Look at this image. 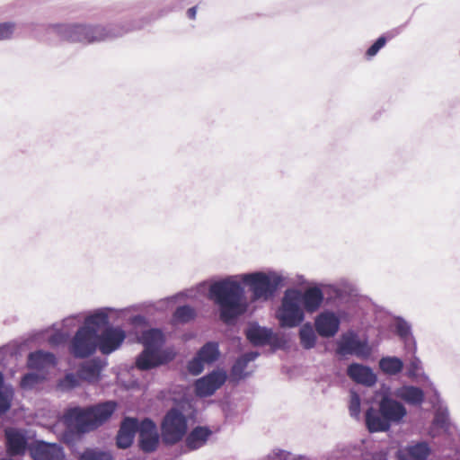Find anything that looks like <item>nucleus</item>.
Wrapping results in <instances>:
<instances>
[{
  "label": "nucleus",
  "mask_w": 460,
  "mask_h": 460,
  "mask_svg": "<svg viewBox=\"0 0 460 460\" xmlns=\"http://www.w3.org/2000/svg\"><path fill=\"white\" fill-rule=\"evenodd\" d=\"M366 425L369 432L386 431L391 426L386 418L380 413V409L377 411L372 407L366 412Z\"/></svg>",
  "instance_id": "19"
},
{
  "label": "nucleus",
  "mask_w": 460,
  "mask_h": 460,
  "mask_svg": "<svg viewBox=\"0 0 460 460\" xmlns=\"http://www.w3.org/2000/svg\"><path fill=\"white\" fill-rule=\"evenodd\" d=\"M300 290L288 289L282 298L281 306L277 312V318L281 327L292 328L298 326L305 318L300 307Z\"/></svg>",
  "instance_id": "3"
},
{
  "label": "nucleus",
  "mask_w": 460,
  "mask_h": 460,
  "mask_svg": "<svg viewBox=\"0 0 460 460\" xmlns=\"http://www.w3.org/2000/svg\"><path fill=\"white\" fill-rule=\"evenodd\" d=\"M116 408L117 403L113 401H107L86 408H70L64 413V423L78 435L87 433L106 422Z\"/></svg>",
  "instance_id": "2"
},
{
  "label": "nucleus",
  "mask_w": 460,
  "mask_h": 460,
  "mask_svg": "<svg viewBox=\"0 0 460 460\" xmlns=\"http://www.w3.org/2000/svg\"><path fill=\"white\" fill-rule=\"evenodd\" d=\"M141 341L145 349L159 350L164 343V334L158 329H150L142 333Z\"/></svg>",
  "instance_id": "25"
},
{
  "label": "nucleus",
  "mask_w": 460,
  "mask_h": 460,
  "mask_svg": "<svg viewBox=\"0 0 460 460\" xmlns=\"http://www.w3.org/2000/svg\"><path fill=\"white\" fill-rule=\"evenodd\" d=\"M162 438L165 444L174 445L184 437L187 431V420L178 409H171L162 423Z\"/></svg>",
  "instance_id": "5"
},
{
  "label": "nucleus",
  "mask_w": 460,
  "mask_h": 460,
  "mask_svg": "<svg viewBox=\"0 0 460 460\" xmlns=\"http://www.w3.org/2000/svg\"><path fill=\"white\" fill-rule=\"evenodd\" d=\"M340 326V320L333 313H322L315 319V329L322 337L334 336Z\"/></svg>",
  "instance_id": "16"
},
{
  "label": "nucleus",
  "mask_w": 460,
  "mask_h": 460,
  "mask_svg": "<svg viewBox=\"0 0 460 460\" xmlns=\"http://www.w3.org/2000/svg\"><path fill=\"white\" fill-rule=\"evenodd\" d=\"M108 324V315L104 313H97L93 315L88 316L85 319L84 325L88 326L90 330L95 331V335L100 328Z\"/></svg>",
  "instance_id": "31"
},
{
  "label": "nucleus",
  "mask_w": 460,
  "mask_h": 460,
  "mask_svg": "<svg viewBox=\"0 0 460 460\" xmlns=\"http://www.w3.org/2000/svg\"><path fill=\"white\" fill-rule=\"evenodd\" d=\"M410 326L404 321H399L396 323V333L402 339L407 338L410 335Z\"/></svg>",
  "instance_id": "42"
},
{
  "label": "nucleus",
  "mask_w": 460,
  "mask_h": 460,
  "mask_svg": "<svg viewBox=\"0 0 460 460\" xmlns=\"http://www.w3.org/2000/svg\"><path fill=\"white\" fill-rule=\"evenodd\" d=\"M243 281L249 287L252 301L268 300L278 287V282L271 281L270 277L263 272L243 275Z\"/></svg>",
  "instance_id": "7"
},
{
  "label": "nucleus",
  "mask_w": 460,
  "mask_h": 460,
  "mask_svg": "<svg viewBox=\"0 0 460 460\" xmlns=\"http://www.w3.org/2000/svg\"><path fill=\"white\" fill-rule=\"evenodd\" d=\"M40 381V376L34 373H28L22 377L21 387L23 389H31Z\"/></svg>",
  "instance_id": "39"
},
{
  "label": "nucleus",
  "mask_w": 460,
  "mask_h": 460,
  "mask_svg": "<svg viewBox=\"0 0 460 460\" xmlns=\"http://www.w3.org/2000/svg\"><path fill=\"white\" fill-rule=\"evenodd\" d=\"M397 395L406 402L413 405L420 404L425 397L420 388L412 385L402 387L398 391Z\"/></svg>",
  "instance_id": "26"
},
{
  "label": "nucleus",
  "mask_w": 460,
  "mask_h": 460,
  "mask_svg": "<svg viewBox=\"0 0 460 460\" xmlns=\"http://www.w3.org/2000/svg\"><path fill=\"white\" fill-rule=\"evenodd\" d=\"M247 367V363L241 357L235 361L232 369L231 376L233 378L239 380L244 376L243 371Z\"/></svg>",
  "instance_id": "37"
},
{
  "label": "nucleus",
  "mask_w": 460,
  "mask_h": 460,
  "mask_svg": "<svg viewBox=\"0 0 460 460\" xmlns=\"http://www.w3.org/2000/svg\"><path fill=\"white\" fill-rule=\"evenodd\" d=\"M137 429L138 422L137 419L129 417L125 418L121 422L116 438V444L118 447L123 449L129 447L133 443Z\"/></svg>",
  "instance_id": "15"
},
{
  "label": "nucleus",
  "mask_w": 460,
  "mask_h": 460,
  "mask_svg": "<svg viewBox=\"0 0 460 460\" xmlns=\"http://www.w3.org/2000/svg\"><path fill=\"white\" fill-rule=\"evenodd\" d=\"M98 346L97 335L94 330L88 326L80 327L69 345L70 353L77 358H85L93 355Z\"/></svg>",
  "instance_id": "6"
},
{
  "label": "nucleus",
  "mask_w": 460,
  "mask_h": 460,
  "mask_svg": "<svg viewBox=\"0 0 460 460\" xmlns=\"http://www.w3.org/2000/svg\"><path fill=\"white\" fill-rule=\"evenodd\" d=\"M348 376L356 383L371 386L376 384V376L372 369L361 364H350L347 370Z\"/></svg>",
  "instance_id": "17"
},
{
  "label": "nucleus",
  "mask_w": 460,
  "mask_h": 460,
  "mask_svg": "<svg viewBox=\"0 0 460 460\" xmlns=\"http://www.w3.org/2000/svg\"><path fill=\"white\" fill-rule=\"evenodd\" d=\"M163 364L159 351L144 349L137 357L136 366L140 370H149Z\"/></svg>",
  "instance_id": "24"
},
{
  "label": "nucleus",
  "mask_w": 460,
  "mask_h": 460,
  "mask_svg": "<svg viewBox=\"0 0 460 460\" xmlns=\"http://www.w3.org/2000/svg\"><path fill=\"white\" fill-rule=\"evenodd\" d=\"M101 367L95 361H87L78 369V376L81 380L87 382H96L99 380Z\"/></svg>",
  "instance_id": "27"
},
{
  "label": "nucleus",
  "mask_w": 460,
  "mask_h": 460,
  "mask_svg": "<svg viewBox=\"0 0 460 460\" xmlns=\"http://www.w3.org/2000/svg\"><path fill=\"white\" fill-rule=\"evenodd\" d=\"M246 338L254 346H263L270 343L272 332L270 329L257 325L250 326L246 332Z\"/></svg>",
  "instance_id": "22"
},
{
  "label": "nucleus",
  "mask_w": 460,
  "mask_h": 460,
  "mask_svg": "<svg viewBox=\"0 0 460 460\" xmlns=\"http://www.w3.org/2000/svg\"><path fill=\"white\" fill-rule=\"evenodd\" d=\"M196 317V311L190 305H181L173 313V320L177 323H186Z\"/></svg>",
  "instance_id": "30"
},
{
  "label": "nucleus",
  "mask_w": 460,
  "mask_h": 460,
  "mask_svg": "<svg viewBox=\"0 0 460 460\" xmlns=\"http://www.w3.org/2000/svg\"><path fill=\"white\" fill-rule=\"evenodd\" d=\"M0 387H4V376L0 372Z\"/></svg>",
  "instance_id": "46"
},
{
  "label": "nucleus",
  "mask_w": 460,
  "mask_h": 460,
  "mask_svg": "<svg viewBox=\"0 0 460 460\" xmlns=\"http://www.w3.org/2000/svg\"><path fill=\"white\" fill-rule=\"evenodd\" d=\"M81 378L79 377L78 374H66L65 377L60 380L58 385L63 389H73L75 386L79 385V380Z\"/></svg>",
  "instance_id": "35"
},
{
  "label": "nucleus",
  "mask_w": 460,
  "mask_h": 460,
  "mask_svg": "<svg viewBox=\"0 0 460 460\" xmlns=\"http://www.w3.org/2000/svg\"><path fill=\"white\" fill-rule=\"evenodd\" d=\"M211 430L207 427L198 426L194 428L186 438V446L190 450H195L204 446L211 435Z\"/></svg>",
  "instance_id": "23"
},
{
  "label": "nucleus",
  "mask_w": 460,
  "mask_h": 460,
  "mask_svg": "<svg viewBox=\"0 0 460 460\" xmlns=\"http://www.w3.org/2000/svg\"><path fill=\"white\" fill-rule=\"evenodd\" d=\"M110 36L109 31L101 25L73 24L65 26L61 30V37L68 42H80L90 44L106 40Z\"/></svg>",
  "instance_id": "4"
},
{
  "label": "nucleus",
  "mask_w": 460,
  "mask_h": 460,
  "mask_svg": "<svg viewBox=\"0 0 460 460\" xmlns=\"http://www.w3.org/2000/svg\"><path fill=\"white\" fill-rule=\"evenodd\" d=\"M300 342L305 349H311L315 345L316 337L312 326L305 324L299 332Z\"/></svg>",
  "instance_id": "32"
},
{
  "label": "nucleus",
  "mask_w": 460,
  "mask_h": 460,
  "mask_svg": "<svg viewBox=\"0 0 460 460\" xmlns=\"http://www.w3.org/2000/svg\"><path fill=\"white\" fill-rule=\"evenodd\" d=\"M299 299L307 313H314L323 301V293L317 287L309 288L304 293L300 291Z\"/></svg>",
  "instance_id": "18"
},
{
  "label": "nucleus",
  "mask_w": 460,
  "mask_h": 460,
  "mask_svg": "<svg viewBox=\"0 0 460 460\" xmlns=\"http://www.w3.org/2000/svg\"><path fill=\"white\" fill-rule=\"evenodd\" d=\"M6 453L10 456H23L28 448L26 432L17 428L4 429Z\"/></svg>",
  "instance_id": "10"
},
{
  "label": "nucleus",
  "mask_w": 460,
  "mask_h": 460,
  "mask_svg": "<svg viewBox=\"0 0 460 460\" xmlns=\"http://www.w3.org/2000/svg\"><path fill=\"white\" fill-rule=\"evenodd\" d=\"M430 448L426 442H419L407 447L399 454V460H427Z\"/></svg>",
  "instance_id": "21"
},
{
  "label": "nucleus",
  "mask_w": 460,
  "mask_h": 460,
  "mask_svg": "<svg viewBox=\"0 0 460 460\" xmlns=\"http://www.w3.org/2000/svg\"><path fill=\"white\" fill-rule=\"evenodd\" d=\"M205 364L206 363L198 355H196L190 361H189L187 368L191 375L197 376L203 371Z\"/></svg>",
  "instance_id": "36"
},
{
  "label": "nucleus",
  "mask_w": 460,
  "mask_h": 460,
  "mask_svg": "<svg viewBox=\"0 0 460 460\" xmlns=\"http://www.w3.org/2000/svg\"><path fill=\"white\" fill-rule=\"evenodd\" d=\"M14 26L13 22L0 23V40L9 39L13 32Z\"/></svg>",
  "instance_id": "41"
},
{
  "label": "nucleus",
  "mask_w": 460,
  "mask_h": 460,
  "mask_svg": "<svg viewBox=\"0 0 460 460\" xmlns=\"http://www.w3.org/2000/svg\"><path fill=\"white\" fill-rule=\"evenodd\" d=\"M196 13H197V7L196 6H193L191 8H190L188 10V12H187L188 17L190 19L194 20L196 18Z\"/></svg>",
  "instance_id": "45"
},
{
  "label": "nucleus",
  "mask_w": 460,
  "mask_h": 460,
  "mask_svg": "<svg viewBox=\"0 0 460 460\" xmlns=\"http://www.w3.org/2000/svg\"><path fill=\"white\" fill-rule=\"evenodd\" d=\"M386 43V39L385 37H379L374 44H372L368 49L367 50L366 54L367 57L371 58L375 56Z\"/></svg>",
  "instance_id": "40"
},
{
  "label": "nucleus",
  "mask_w": 460,
  "mask_h": 460,
  "mask_svg": "<svg viewBox=\"0 0 460 460\" xmlns=\"http://www.w3.org/2000/svg\"><path fill=\"white\" fill-rule=\"evenodd\" d=\"M138 446L146 453L154 452L159 443V437L155 422L149 419L143 420L138 424Z\"/></svg>",
  "instance_id": "11"
},
{
  "label": "nucleus",
  "mask_w": 460,
  "mask_h": 460,
  "mask_svg": "<svg viewBox=\"0 0 460 460\" xmlns=\"http://www.w3.org/2000/svg\"><path fill=\"white\" fill-rule=\"evenodd\" d=\"M337 353L339 355H356L358 358H367L371 354V349L367 341H362L354 334L343 335L338 343Z\"/></svg>",
  "instance_id": "12"
},
{
  "label": "nucleus",
  "mask_w": 460,
  "mask_h": 460,
  "mask_svg": "<svg viewBox=\"0 0 460 460\" xmlns=\"http://www.w3.org/2000/svg\"><path fill=\"white\" fill-rule=\"evenodd\" d=\"M79 460H113L106 452L87 448L80 456Z\"/></svg>",
  "instance_id": "33"
},
{
  "label": "nucleus",
  "mask_w": 460,
  "mask_h": 460,
  "mask_svg": "<svg viewBox=\"0 0 460 460\" xmlns=\"http://www.w3.org/2000/svg\"><path fill=\"white\" fill-rule=\"evenodd\" d=\"M197 355L206 363L212 364L219 357L218 344L217 342H207L200 348Z\"/></svg>",
  "instance_id": "28"
},
{
  "label": "nucleus",
  "mask_w": 460,
  "mask_h": 460,
  "mask_svg": "<svg viewBox=\"0 0 460 460\" xmlns=\"http://www.w3.org/2000/svg\"><path fill=\"white\" fill-rule=\"evenodd\" d=\"M30 454L34 460H64L63 448L57 444L37 441L29 447Z\"/></svg>",
  "instance_id": "13"
},
{
  "label": "nucleus",
  "mask_w": 460,
  "mask_h": 460,
  "mask_svg": "<svg viewBox=\"0 0 460 460\" xmlns=\"http://www.w3.org/2000/svg\"><path fill=\"white\" fill-rule=\"evenodd\" d=\"M208 296L218 306L220 319L226 323H229L246 311L243 288L239 282L231 279L211 284Z\"/></svg>",
  "instance_id": "1"
},
{
  "label": "nucleus",
  "mask_w": 460,
  "mask_h": 460,
  "mask_svg": "<svg viewBox=\"0 0 460 460\" xmlns=\"http://www.w3.org/2000/svg\"><path fill=\"white\" fill-rule=\"evenodd\" d=\"M64 341V336L61 333H55L50 336L49 342L51 345H58Z\"/></svg>",
  "instance_id": "43"
},
{
  "label": "nucleus",
  "mask_w": 460,
  "mask_h": 460,
  "mask_svg": "<svg viewBox=\"0 0 460 460\" xmlns=\"http://www.w3.org/2000/svg\"><path fill=\"white\" fill-rule=\"evenodd\" d=\"M126 338L125 332L119 327H107L101 335H97L98 347L100 351L108 355L118 349Z\"/></svg>",
  "instance_id": "9"
},
{
  "label": "nucleus",
  "mask_w": 460,
  "mask_h": 460,
  "mask_svg": "<svg viewBox=\"0 0 460 460\" xmlns=\"http://www.w3.org/2000/svg\"><path fill=\"white\" fill-rule=\"evenodd\" d=\"M258 355L259 354L257 352H248L241 356V358L248 364L250 361L254 360Z\"/></svg>",
  "instance_id": "44"
},
{
  "label": "nucleus",
  "mask_w": 460,
  "mask_h": 460,
  "mask_svg": "<svg viewBox=\"0 0 460 460\" xmlns=\"http://www.w3.org/2000/svg\"><path fill=\"white\" fill-rule=\"evenodd\" d=\"M380 413L391 422H399L407 413L405 407L399 402L385 396L379 402Z\"/></svg>",
  "instance_id": "14"
},
{
  "label": "nucleus",
  "mask_w": 460,
  "mask_h": 460,
  "mask_svg": "<svg viewBox=\"0 0 460 460\" xmlns=\"http://www.w3.org/2000/svg\"><path fill=\"white\" fill-rule=\"evenodd\" d=\"M226 373L223 370H214L203 377L196 380L194 384L195 394L199 397L212 395L226 381Z\"/></svg>",
  "instance_id": "8"
},
{
  "label": "nucleus",
  "mask_w": 460,
  "mask_h": 460,
  "mask_svg": "<svg viewBox=\"0 0 460 460\" xmlns=\"http://www.w3.org/2000/svg\"><path fill=\"white\" fill-rule=\"evenodd\" d=\"M13 392L3 391V387H0V415L6 413L12 405Z\"/></svg>",
  "instance_id": "34"
},
{
  "label": "nucleus",
  "mask_w": 460,
  "mask_h": 460,
  "mask_svg": "<svg viewBox=\"0 0 460 460\" xmlns=\"http://www.w3.org/2000/svg\"><path fill=\"white\" fill-rule=\"evenodd\" d=\"M27 364L29 368L40 370L55 366L56 357L53 353L37 350L29 354Z\"/></svg>",
  "instance_id": "20"
},
{
  "label": "nucleus",
  "mask_w": 460,
  "mask_h": 460,
  "mask_svg": "<svg viewBox=\"0 0 460 460\" xmlns=\"http://www.w3.org/2000/svg\"><path fill=\"white\" fill-rule=\"evenodd\" d=\"M380 369L388 375H396L402 370V361L395 357L382 358L379 361Z\"/></svg>",
  "instance_id": "29"
},
{
  "label": "nucleus",
  "mask_w": 460,
  "mask_h": 460,
  "mask_svg": "<svg viewBox=\"0 0 460 460\" xmlns=\"http://www.w3.org/2000/svg\"><path fill=\"white\" fill-rule=\"evenodd\" d=\"M349 413L352 417L358 418L360 413V398L355 392L350 393V400L349 405Z\"/></svg>",
  "instance_id": "38"
}]
</instances>
